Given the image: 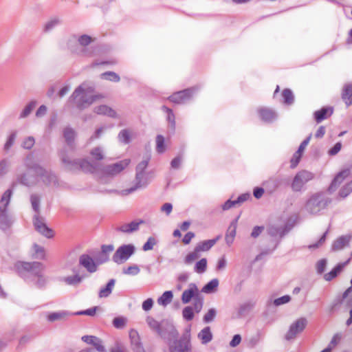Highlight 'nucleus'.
<instances>
[{
	"instance_id": "1",
	"label": "nucleus",
	"mask_w": 352,
	"mask_h": 352,
	"mask_svg": "<svg viewBox=\"0 0 352 352\" xmlns=\"http://www.w3.org/2000/svg\"><path fill=\"white\" fill-rule=\"evenodd\" d=\"M168 336L169 340H173V342L168 343L170 352H191L192 345L190 342V329H186L185 332L178 338L179 332L176 328L170 324L169 327Z\"/></svg>"
},
{
	"instance_id": "2",
	"label": "nucleus",
	"mask_w": 352,
	"mask_h": 352,
	"mask_svg": "<svg viewBox=\"0 0 352 352\" xmlns=\"http://www.w3.org/2000/svg\"><path fill=\"white\" fill-rule=\"evenodd\" d=\"M93 87L84 82L74 90L69 98V100L78 109H84L100 98L98 95H93Z\"/></svg>"
},
{
	"instance_id": "3",
	"label": "nucleus",
	"mask_w": 352,
	"mask_h": 352,
	"mask_svg": "<svg viewBox=\"0 0 352 352\" xmlns=\"http://www.w3.org/2000/svg\"><path fill=\"white\" fill-rule=\"evenodd\" d=\"M14 269L17 274L28 283L34 280L36 276L40 272H44L45 266L41 262L18 261L14 265Z\"/></svg>"
},
{
	"instance_id": "4",
	"label": "nucleus",
	"mask_w": 352,
	"mask_h": 352,
	"mask_svg": "<svg viewBox=\"0 0 352 352\" xmlns=\"http://www.w3.org/2000/svg\"><path fill=\"white\" fill-rule=\"evenodd\" d=\"M34 156L32 154H29L25 160V165L28 169L32 170L40 177L42 182L47 186H58V179L56 175L51 171L45 170L39 164L33 162Z\"/></svg>"
},
{
	"instance_id": "5",
	"label": "nucleus",
	"mask_w": 352,
	"mask_h": 352,
	"mask_svg": "<svg viewBox=\"0 0 352 352\" xmlns=\"http://www.w3.org/2000/svg\"><path fill=\"white\" fill-rule=\"evenodd\" d=\"M12 194L11 189H8L3 194L0 200V229L8 230L13 223L12 217L8 212V206Z\"/></svg>"
},
{
	"instance_id": "6",
	"label": "nucleus",
	"mask_w": 352,
	"mask_h": 352,
	"mask_svg": "<svg viewBox=\"0 0 352 352\" xmlns=\"http://www.w3.org/2000/svg\"><path fill=\"white\" fill-rule=\"evenodd\" d=\"M331 199L326 197L323 192H317L310 197L307 201L305 208L312 214H318L331 203Z\"/></svg>"
},
{
	"instance_id": "7",
	"label": "nucleus",
	"mask_w": 352,
	"mask_h": 352,
	"mask_svg": "<svg viewBox=\"0 0 352 352\" xmlns=\"http://www.w3.org/2000/svg\"><path fill=\"white\" fill-rule=\"evenodd\" d=\"M61 160L69 170H82L85 173H91L98 170L99 166L97 163H91L86 160H70L68 157L63 156Z\"/></svg>"
},
{
	"instance_id": "8",
	"label": "nucleus",
	"mask_w": 352,
	"mask_h": 352,
	"mask_svg": "<svg viewBox=\"0 0 352 352\" xmlns=\"http://www.w3.org/2000/svg\"><path fill=\"white\" fill-rule=\"evenodd\" d=\"M149 160L150 158L146 157L137 165L135 178V184L133 186L124 190L126 195L133 192L137 189L146 186L147 182L145 177L144 170L148 166Z\"/></svg>"
},
{
	"instance_id": "9",
	"label": "nucleus",
	"mask_w": 352,
	"mask_h": 352,
	"mask_svg": "<svg viewBox=\"0 0 352 352\" xmlns=\"http://www.w3.org/2000/svg\"><path fill=\"white\" fill-rule=\"evenodd\" d=\"M314 178L313 173L306 170H300L294 176L291 184V188L294 192H300L304 186Z\"/></svg>"
},
{
	"instance_id": "10",
	"label": "nucleus",
	"mask_w": 352,
	"mask_h": 352,
	"mask_svg": "<svg viewBox=\"0 0 352 352\" xmlns=\"http://www.w3.org/2000/svg\"><path fill=\"white\" fill-rule=\"evenodd\" d=\"M135 250V248L133 244L122 245L117 249L112 260L117 264H121L127 261L134 254Z\"/></svg>"
},
{
	"instance_id": "11",
	"label": "nucleus",
	"mask_w": 352,
	"mask_h": 352,
	"mask_svg": "<svg viewBox=\"0 0 352 352\" xmlns=\"http://www.w3.org/2000/svg\"><path fill=\"white\" fill-rule=\"evenodd\" d=\"M33 224L35 230L46 238L51 239L54 236V230L46 225L45 219L40 215H34Z\"/></svg>"
},
{
	"instance_id": "12",
	"label": "nucleus",
	"mask_w": 352,
	"mask_h": 352,
	"mask_svg": "<svg viewBox=\"0 0 352 352\" xmlns=\"http://www.w3.org/2000/svg\"><path fill=\"white\" fill-rule=\"evenodd\" d=\"M307 324V320L305 318H300L293 322L285 336L287 340H291L296 338V335L303 331Z\"/></svg>"
},
{
	"instance_id": "13",
	"label": "nucleus",
	"mask_w": 352,
	"mask_h": 352,
	"mask_svg": "<svg viewBox=\"0 0 352 352\" xmlns=\"http://www.w3.org/2000/svg\"><path fill=\"white\" fill-rule=\"evenodd\" d=\"M92 38L87 34L81 35L78 38V44L82 47L79 49L78 47L72 48L71 47V51L76 54L85 56H91L93 55L92 51H89L86 46L92 42Z\"/></svg>"
},
{
	"instance_id": "14",
	"label": "nucleus",
	"mask_w": 352,
	"mask_h": 352,
	"mask_svg": "<svg viewBox=\"0 0 352 352\" xmlns=\"http://www.w3.org/2000/svg\"><path fill=\"white\" fill-rule=\"evenodd\" d=\"M129 160H124L104 166L102 171L106 175L115 176L122 172L129 164Z\"/></svg>"
},
{
	"instance_id": "15",
	"label": "nucleus",
	"mask_w": 352,
	"mask_h": 352,
	"mask_svg": "<svg viewBox=\"0 0 352 352\" xmlns=\"http://www.w3.org/2000/svg\"><path fill=\"white\" fill-rule=\"evenodd\" d=\"M195 91V88H189L179 91L172 94L169 96L168 99L172 102L182 104L191 99Z\"/></svg>"
},
{
	"instance_id": "16",
	"label": "nucleus",
	"mask_w": 352,
	"mask_h": 352,
	"mask_svg": "<svg viewBox=\"0 0 352 352\" xmlns=\"http://www.w3.org/2000/svg\"><path fill=\"white\" fill-rule=\"evenodd\" d=\"M287 184V181L286 179L280 176H277L267 179L265 182L264 186L270 193H272Z\"/></svg>"
},
{
	"instance_id": "17",
	"label": "nucleus",
	"mask_w": 352,
	"mask_h": 352,
	"mask_svg": "<svg viewBox=\"0 0 352 352\" xmlns=\"http://www.w3.org/2000/svg\"><path fill=\"white\" fill-rule=\"evenodd\" d=\"M79 265L85 267L87 271L89 273H94L98 270L97 261L92 258L89 254H82L79 257Z\"/></svg>"
},
{
	"instance_id": "18",
	"label": "nucleus",
	"mask_w": 352,
	"mask_h": 352,
	"mask_svg": "<svg viewBox=\"0 0 352 352\" xmlns=\"http://www.w3.org/2000/svg\"><path fill=\"white\" fill-rule=\"evenodd\" d=\"M114 246L112 244L102 245L101 251L95 256V260L98 264L100 265L107 262L109 260V254L113 251Z\"/></svg>"
},
{
	"instance_id": "19",
	"label": "nucleus",
	"mask_w": 352,
	"mask_h": 352,
	"mask_svg": "<svg viewBox=\"0 0 352 352\" xmlns=\"http://www.w3.org/2000/svg\"><path fill=\"white\" fill-rule=\"evenodd\" d=\"M197 296H201L195 283H190L189 288L183 292L182 295V301L184 304L188 303L192 299L195 300Z\"/></svg>"
},
{
	"instance_id": "20",
	"label": "nucleus",
	"mask_w": 352,
	"mask_h": 352,
	"mask_svg": "<svg viewBox=\"0 0 352 352\" xmlns=\"http://www.w3.org/2000/svg\"><path fill=\"white\" fill-rule=\"evenodd\" d=\"M258 115L265 122H271L276 119L277 114L274 110L267 107H260L257 109Z\"/></svg>"
},
{
	"instance_id": "21",
	"label": "nucleus",
	"mask_w": 352,
	"mask_h": 352,
	"mask_svg": "<svg viewBox=\"0 0 352 352\" xmlns=\"http://www.w3.org/2000/svg\"><path fill=\"white\" fill-rule=\"evenodd\" d=\"M144 223L143 220L133 221L129 223H124L116 228V231L122 233H132L139 230L140 224Z\"/></svg>"
},
{
	"instance_id": "22",
	"label": "nucleus",
	"mask_w": 352,
	"mask_h": 352,
	"mask_svg": "<svg viewBox=\"0 0 352 352\" xmlns=\"http://www.w3.org/2000/svg\"><path fill=\"white\" fill-rule=\"evenodd\" d=\"M129 338L132 349L134 352H144V349L140 342L139 334L135 330H131L129 332Z\"/></svg>"
},
{
	"instance_id": "23",
	"label": "nucleus",
	"mask_w": 352,
	"mask_h": 352,
	"mask_svg": "<svg viewBox=\"0 0 352 352\" xmlns=\"http://www.w3.org/2000/svg\"><path fill=\"white\" fill-rule=\"evenodd\" d=\"M291 230V228L285 225L284 226L278 227L276 226H270L267 229V233L271 236H279L280 238H283L285 235H286Z\"/></svg>"
},
{
	"instance_id": "24",
	"label": "nucleus",
	"mask_w": 352,
	"mask_h": 352,
	"mask_svg": "<svg viewBox=\"0 0 352 352\" xmlns=\"http://www.w3.org/2000/svg\"><path fill=\"white\" fill-rule=\"evenodd\" d=\"M349 169H344L339 172L334 177V179L332 180L328 189L329 191H334L337 188V187L343 182V180L349 175Z\"/></svg>"
},
{
	"instance_id": "25",
	"label": "nucleus",
	"mask_w": 352,
	"mask_h": 352,
	"mask_svg": "<svg viewBox=\"0 0 352 352\" xmlns=\"http://www.w3.org/2000/svg\"><path fill=\"white\" fill-rule=\"evenodd\" d=\"M351 235H342L333 241L331 245V250L333 252L342 250L345 246L349 245Z\"/></svg>"
},
{
	"instance_id": "26",
	"label": "nucleus",
	"mask_w": 352,
	"mask_h": 352,
	"mask_svg": "<svg viewBox=\"0 0 352 352\" xmlns=\"http://www.w3.org/2000/svg\"><path fill=\"white\" fill-rule=\"evenodd\" d=\"M37 104L38 102L35 100L29 101L20 111L18 117L19 119L23 120L29 117L34 111Z\"/></svg>"
},
{
	"instance_id": "27",
	"label": "nucleus",
	"mask_w": 352,
	"mask_h": 352,
	"mask_svg": "<svg viewBox=\"0 0 352 352\" xmlns=\"http://www.w3.org/2000/svg\"><path fill=\"white\" fill-rule=\"evenodd\" d=\"M94 112L98 115L106 116L110 118H117V113L111 107L101 104L94 107Z\"/></svg>"
},
{
	"instance_id": "28",
	"label": "nucleus",
	"mask_w": 352,
	"mask_h": 352,
	"mask_svg": "<svg viewBox=\"0 0 352 352\" xmlns=\"http://www.w3.org/2000/svg\"><path fill=\"white\" fill-rule=\"evenodd\" d=\"M333 112V109L331 107H322L314 113V118L317 122H320L322 120L330 117Z\"/></svg>"
},
{
	"instance_id": "29",
	"label": "nucleus",
	"mask_w": 352,
	"mask_h": 352,
	"mask_svg": "<svg viewBox=\"0 0 352 352\" xmlns=\"http://www.w3.org/2000/svg\"><path fill=\"white\" fill-rule=\"evenodd\" d=\"M350 258L344 263H338L333 269L324 276V278L327 281H331L335 278L343 270L344 266L349 262Z\"/></svg>"
},
{
	"instance_id": "30",
	"label": "nucleus",
	"mask_w": 352,
	"mask_h": 352,
	"mask_svg": "<svg viewBox=\"0 0 352 352\" xmlns=\"http://www.w3.org/2000/svg\"><path fill=\"white\" fill-rule=\"evenodd\" d=\"M202 344H207L212 340L213 336L210 327H206L197 335Z\"/></svg>"
},
{
	"instance_id": "31",
	"label": "nucleus",
	"mask_w": 352,
	"mask_h": 352,
	"mask_svg": "<svg viewBox=\"0 0 352 352\" xmlns=\"http://www.w3.org/2000/svg\"><path fill=\"white\" fill-rule=\"evenodd\" d=\"M220 237L221 236L219 235L215 239L199 242L195 247L197 248V251H208L212 246L214 245V244L220 239Z\"/></svg>"
},
{
	"instance_id": "32",
	"label": "nucleus",
	"mask_w": 352,
	"mask_h": 352,
	"mask_svg": "<svg viewBox=\"0 0 352 352\" xmlns=\"http://www.w3.org/2000/svg\"><path fill=\"white\" fill-rule=\"evenodd\" d=\"M73 272L75 274L73 276H69L63 278V281L69 285L76 286L81 283L85 277L84 275L80 276L78 272L74 269Z\"/></svg>"
},
{
	"instance_id": "33",
	"label": "nucleus",
	"mask_w": 352,
	"mask_h": 352,
	"mask_svg": "<svg viewBox=\"0 0 352 352\" xmlns=\"http://www.w3.org/2000/svg\"><path fill=\"white\" fill-rule=\"evenodd\" d=\"M16 182L25 186H31L36 184V178L30 176L27 173L19 175L16 177Z\"/></svg>"
},
{
	"instance_id": "34",
	"label": "nucleus",
	"mask_w": 352,
	"mask_h": 352,
	"mask_svg": "<svg viewBox=\"0 0 352 352\" xmlns=\"http://www.w3.org/2000/svg\"><path fill=\"white\" fill-rule=\"evenodd\" d=\"M342 99L347 107L352 104V86L345 85L342 89Z\"/></svg>"
},
{
	"instance_id": "35",
	"label": "nucleus",
	"mask_w": 352,
	"mask_h": 352,
	"mask_svg": "<svg viewBox=\"0 0 352 352\" xmlns=\"http://www.w3.org/2000/svg\"><path fill=\"white\" fill-rule=\"evenodd\" d=\"M116 283V280L114 278H111L109 280L105 287L101 288L99 291L98 296L100 298H107L108 297L112 292L113 287Z\"/></svg>"
},
{
	"instance_id": "36",
	"label": "nucleus",
	"mask_w": 352,
	"mask_h": 352,
	"mask_svg": "<svg viewBox=\"0 0 352 352\" xmlns=\"http://www.w3.org/2000/svg\"><path fill=\"white\" fill-rule=\"evenodd\" d=\"M255 303L251 301L242 304L237 311L236 318H241L248 314L254 307Z\"/></svg>"
},
{
	"instance_id": "37",
	"label": "nucleus",
	"mask_w": 352,
	"mask_h": 352,
	"mask_svg": "<svg viewBox=\"0 0 352 352\" xmlns=\"http://www.w3.org/2000/svg\"><path fill=\"white\" fill-rule=\"evenodd\" d=\"M43 272H40V273L36 276L34 280H32L30 283L33 284L38 289H44L47 283V278L44 276Z\"/></svg>"
},
{
	"instance_id": "38",
	"label": "nucleus",
	"mask_w": 352,
	"mask_h": 352,
	"mask_svg": "<svg viewBox=\"0 0 352 352\" xmlns=\"http://www.w3.org/2000/svg\"><path fill=\"white\" fill-rule=\"evenodd\" d=\"M16 336L14 330H12L6 333L1 338H0V351L6 347L8 342L12 341Z\"/></svg>"
},
{
	"instance_id": "39",
	"label": "nucleus",
	"mask_w": 352,
	"mask_h": 352,
	"mask_svg": "<svg viewBox=\"0 0 352 352\" xmlns=\"http://www.w3.org/2000/svg\"><path fill=\"white\" fill-rule=\"evenodd\" d=\"M219 280L213 278L206 284L201 289V292L206 294H210L214 292L219 285Z\"/></svg>"
},
{
	"instance_id": "40",
	"label": "nucleus",
	"mask_w": 352,
	"mask_h": 352,
	"mask_svg": "<svg viewBox=\"0 0 352 352\" xmlns=\"http://www.w3.org/2000/svg\"><path fill=\"white\" fill-rule=\"evenodd\" d=\"M173 297V294L171 291H166L157 299V302L159 305L165 307L171 302Z\"/></svg>"
},
{
	"instance_id": "41",
	"label": "nucleus",
	"mask_w": 352,
	"mask_h": 352,
	"mask_svg": "<svg viewBox=\"0 0 352 352\" xmlns=\"http://www.w3.org/2000/svg\"><path fill=\"white\" fill-rule=\"evenodd\" d=\"M30 202L32 205V208L33 210L35 212V214H40V203H41V197L37 194H32L30 195Z\"/></svg>"
},
{
	"instance_id": "42",
	"label": "nucleus",
	"mask_w": 352,
	"mask_h": 352,
	"mask_svg": "<svg viewBox=\"0 0 352 352\" xmlns=\"http://www.w3.org/2000/svg\"><path fill=\"white\" fill-rule=\"evenodd\" d=\"M146 322L151 329L155 331L158 334L162 335L161 324L151 316L146 318Z\"/></svg>"
},
{
	"instance_id": "43",
	"label": "nucleus",
	"mask_w": 352,
	"mask_h": 352,
	"mask_svg": "<svg viewBox=\"0 0 352 352\" xmlns=\"http://www.w3.org/2000/svg\"><path fill=\"white\" fill-rule=\"evenodd\" d=\"M69 312L67 311H61L58 312H53L49 314L47 316V320L50 322H54L56 320H61L65 318L66 316L69 315Z\"/></svg>"
},
{
	"instance_id": "44",
	"label": "nucleus",
	"mask_w": 352,
	"mask_h": 352,
	"mask_svg": "<svg viewBox=\"0 0 352 352\" xmlns=\"http://www.w3.org/2000/svg\"><path fill=\"white\" fill-rule=\"evenodd\" d=\"M166 151L165 139L163 135L159 134L156 137V151L158 153H163Z\"/></svg>"
},
{
	"instance_id": "45",
	"label": "nucleus",
	"mask_w": 352,
	"mask_h": 352,
	"mask_svg": "<svg viewBox=\"0 0 352 352\" xmlns=\"http://www.w3.org/2000/svg\"><path fill=\"white\" fill-rule=\"evenodd\" d=\"M283 102L286 104H292L294 100V96L292 91L289 89H285L282 92Z\"/></svg>"
},
{
	"instance_id": "46",
	"label": "nucleus",
	"mask_w": 352,
	"mask_h": 352,
	"mask_svg": "<svg viewBox=\"0 0 352 352\" xmlns=\"http://www.w3.org/2000/svg\"><path fill=\"white\" fill-rule=\"evenodd\" d=\"M34 255L33 257L36 259H44L45 256V249L43 247L34 243L33 245Z\"/></svg>"
},
{
	"instance_id": "47",
	"label": "nucleus",
	"mask_w": 352,
	"mask_h": 352,
	"mask_svg": "<svg viewBox=\"0 0 352 352\" xmlns=\"http://www.w3.org/2000/svg\"><path fill=\"white\" fill-rule=\"evenodd\" d=\"M351 292L352 287L351 286L344 292L341 298H339L336 300V301L333 302L331 307V311L335 310L337 307L340 306L342 303L343 300L348 297V296Z\"/></svg>"
},
{
	"instance_id": "48",
	"label": "nucleus",
	"mask_w": 352,
	"mask_h": 352,
	"mask_svg": "<svg viewBox=\"0 0 352 352\" xmlns=\"http://www.w3.org/2000/svg\"><path fill=\"white\" fill-rule=\"evenodd\" d=\"M207 268V259L203 258L196 263L194 270L198 274H202L206 272Z\"/></svg>"
},
{
	"instance_id": "49",
	"label": "nucleus",
	"mask_w": 352,
	"mask_h": 352,
	"mask_svg": "<svg viewBox=\"0 0 352 352\" xmlns=\"http://www.w3.org/2000/svg\"><path fill=\"white\" fill-rule=\"evenodd\" d=\"M199 251H197V248H195L194 250L190 253H188L185 258L184 263L186 264H191L193 261L200 257Z\"/></svg>"
},
{
	"instance_id": "50",
	"label": "nucleus",
	"mask_w": 352,
	"mask_h": 352,
	"mask_svg": "<svg viewBox=\"0 0 352 352\" xmlns=\"http://www.w3.org/2000/svg\"><path fill=\"white\" fill-rule=\"evenodd\" d=\"M101 78L113 82H119L120 76L113 72H106L101 74Z\"/></svg>"
},
{
	"instance_id": "51",
	"label": "nucleus",
	"mask_w": 352,
	"mask_h": 352,
	"mask_svg": "<svg viewBox=\"0 0 352 352\" xmlns=\"http://www.w3.org/2000/svg\"><path fill=\"white\" fill-rule=\"evenodd\" d=\"M60 23V19L58 18H52L45 23L44 25V31L49 32L54 28L57 25Z\"/></svg>"
},
{
	"instance_id": "52",
	"label": "nucleus",
	"mask_w": 352,
	"mask_h": 352,
	"mask_svg": "<svg viewBox=\"0 0 352 352\" xmlns=\"http://www.w3.org/2000/svg\"><path fill=\"white\" fill-rule=\"evenodd\" d=\"M217 316V311L214 308H210L208 312L204 316L203 321L205 323H209L214 320Z\"/></svg>"
},
{
	"instance_id": "53",
	"label": "nucleus",
	"mask_w": 352,
	"mask_h": 352,
	"mask_svg": "<svg viewBox=\"0 0 352 352\" xmlns=\"http://www.w3.org/2000/svg\"><path fill=\"white\" fill-rule=\"evenodd\" d=\"M182 316L186 320H192L195 316L192 307L187 306L184 307L182 311Z\"/></svg>"
},
{
	"instance_id": "54",
	"label": "nucleus",
	"mask_w": 352,
	"mask_h": 352,
	"mask_svg": "<svg viewBox=\"0 0 352 352\" xmlns=\"http://www.w3.org/2000/svg\"><path fill=\"white\" fill-rule=\"evenodd\" d=\"M204 305V297L197 296L195 301H193V309L196 313H199Z\"/></svg>"
},
{
	"instance_id": "55",
	"label": "nucleus",
	"mask_w": 352,
	"mask_h": 352,
	"mask_svg": "<svg viewBox=\"0 0 352 352\" xmlns=\"http://www.w3.org/2000/svg\"><path fill=\"white\" fill-rule=\"evenodd\" d=\"M352 192V180L344 185L340 190L339 195L342 197H346Z\"/></svg>"
},
{
	"instance_id": "56",
	"label": "nucleus",
	"mask_w": 352,
	"mask_h": 352,
	"mask_svg": "<svg viewBox=\"0 0 352 352\" xmlns=\"http://www.w3.org/2000/svg\"><path fill=\"white\" fill-rule=\"evenodd\" d=\"M125 324L126 319L123 317H116L113 320V325L116 329H123Z\"/></svg>"
},
{
	"instance_id": "57",
	"label": "nucleus",
	"mask_w": 352,
	"mask_h": 352,
	"mask_svg": "<svg viewBox=\"0 0 352 352\" xmlns=\"http://www.w3.org/2000/svg\"><path fill=\"white\" fill-rule=\"evenodd\" d=\"M156 243H157L156 239L153 236H150L148 239L147 241L144 244V245L142 247V250L144 251L151 250L153 248V246Z\"/></svg>"
},
{
	"instance_id": "58",
	"label": "nucleus",
	"mask_w": 352,
	"mask_h": 352,
	"mask_svg": "<svg viewBox=\"0 0 352 352\" xmlns=\"http://www.w3.org/2000/svg\"><path fill=\"white\" fill-rule=\"evenodd\" d=\"M301 155H302V153L298 152V151H296L291 160H290V163H291V165H290V167L291 168H294L297 166V165L298 164L300 160V158H301Z\"/></svg>"
},
{
	"instance_id": "59",
	"label": "nucleus",
	"mask_w": 352,
	"mask_h": 352,
	"mask_svg": "<svg viewBox=\"0 0 352 352\" xmlns=\"http://www.w3.org/2000/svg\"><path fill=\"white\" fill-rule=\"evenodd\" d=\"M342 339V336L340 333H336L333 338H331L330 342L329 343L327 347H330L331 351L337 346V344L340 342Z\"/></svg>"
},
{
	"instance_id": "60",
	"label": "nucleus",
	"mask_w": 352,
	"mask_h": 352,
	"mask_svg": "<svg viewBox=\"0 0 352 352\" xmlns=\"http://www.w3.org/2000/svg\"><path fill=\"white\" fill-rule=\"evenodd\" d=\"M123 273L125 274H129V275H137L140 273V268L138 265H133L131 266H129L126 269L123 270Z\"/></svg>"
},
{
	"instance_id": "61",
	"label": "nucleus",
	"mask_w": 352,
	"mask_h": 352,
	"mask_svg": "<svg viewBox=\"0 0 352 352\" xmlns=\"http://www.w3.org/2000/svg\"><path fill=\"white\" fill-rule=\"evenodd\" d=\"M90 153L96 160H101L104 157L102 151L100 147L94 148Z\"/></svg>"
},
{
	"instance_id": "62",
	"label": "nucleus",
	"mask_w": 352,
	"mask_h": 352,
	"mask_svg": "<svg viewBox=\"0 0 352 352\" xmlns=\"http://www.w3.org/2000/svg\"><path fill=\"white\" fill-rule=\"evenodd\" d=\"M291 300V297L289 295H285L280 298H276L274 300V305L275 306H280L281 305L289 302Z\"/></svg>"
},
{
	"instance_id": "63",
	"label": "nucleus",
	"mask_w": 352,
	"mask_h": 352,
	"mask_svg": "<svg viewBox=\"0 0 352 352\" xmlns=\"http://www.w3.org/2000/svg\"><path fill=\"white\" fill-rule=\"evenodd\" d=\"M16 133H11L10 135L8 137L5 145H4V151L6 152H8L10 148L12 147V146L14 144V142L16 138Z\"/></svg>"
},
{
	"instance_id": "64",
	"label": "nucleus",
	"mask_w": 352,
	"mask_h": 352,
	"mask_svg": "<svg viewBox=\"0 0 352 352\" xmlns=\"http://www.w3.org/2000/svg\"><path fill=\"white\" fill-rule=\"evenodd\" d=\"M327 266V260L325 258L320 259L316 264V270L318 274H322Z\"/></svg>"
}]
</instances>
